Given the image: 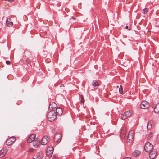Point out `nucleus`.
I'll list each match as a JSON object with an SVG mask.
<instances>
[{
  "label": "nucleus",
  "mask_w": 159,
  "mask_h": 159,
  "mask_svg": "<svg viewBox=\"0 0 159 159\" xmlns=\"http://www.w3.org/2000/svg\"><path fill=\"white\" fill-rule=\"evenodd\" d=\"M151 107L154 109V112L155 113H159V103L157 104H152Z\"/></svg>",
  "instance_id": "10"
},
{
  "label": "nucleus",
  "mask_w": 159,
  "mask_h": 159,
  "mask_svg": "<svg viewBox=\"0 0 159 159\" xmlns=\"http://www.w3.org/2000/svg\"><path fill=\"white\" fill-rule=\"evenodd\" d=\"M49 137L47 136H45L43 137L41 140V144L43 145H45L48 142V139Z\"/></svg>",
  "instance_id": "13"
},
{
  "label": "nucleus",
  "mask_w": 159,
  "mask_h": 159,
  "mask_svg": "<svg viewBox=\"0 0 159 159\" xmlns=\"http://www.w3.org/2000/svg\"><path fill=\"white\" fill-rule=\"evenodd\" d=\"M72 19H73V20H75V18L73 16H72Z\"/></svg>",
  "instance_id": "32"
},
{
  "label": "nucleus",
  "mask_w": 159,
  "mask_h": 159,
  "mask_svg": "<svg viewBox=\"0 0 159 159\" xmlns=\"http://www.w3.org/2000/svg\"><path fill=\"white\" fill-rule=\"evenodd\" d=\"M149 107V104L146 101H143L140 105V107L142 109H146Z\"/></svg>",
  "instance_id": "6"
},
{
  "label": "nucleus",
  "mask_w": 159,
  "mask_h": 159,
  "mask_svg": "<svg viewBox=\"0 0 159 159\" xmlns=\"http://www.w3.org/2000/svg\"><path fill=\"white\" fill-rule=\"evenodd\" d=\"M134 136L130 134H128V142L129 143L132 142L133 141Z\"/></svg>",
  "instance_id": "21"
},
{
  "label": "nucleus",
  "mask_w": 159,
  "mask_h": 159,
  "mask_svg": "<svg viewBox=\"0 0 159 159\" xmlns=\"http://www.w3.org/2000/svg\"><path fill=\"white\" fill-rule=\"evenodd\" d=\"M49 107L50 111L55 112V110L57 107V105L55 102H52L49 104Z\"/></svg>",
  "instance_id": "9"
},
{
  "label": "nucleus",
  "mask_w": 159,
  "mask_h": 159,
  "mask_svg": "<svg viewBox=\"0 0 159 159\" xmlns=\"http://www.w3.org/2000/svg\"><path fill=\"white\" fill-rule=\"evenodd\" d=\"M126 128L125 127L123 128V129L121 131L120 136L122 137H125L126 135Z\"/></svg>",
  "instance_id": "19"
},
{
  "label": "nucleus",
  "mask_w": 159,
  "mask_h": 159,
  "mask_svg": "<svg viewBox=\"0 0 159 159\" xmlns=\"http://www.w3.org/2000/svg\"><path fill=\"white\" fill-rule=\"evenodd\" d=\"M157 139L159 141V134L157 136Z\"/></svg>",
  "instance_id": "30"
},
{
  "label": "nucleus",
  "mask_w": 159,
  "mask_h": 159,
  "mask_svg": "<svg viewBox=\"0 0 159 159\" xmlns=\"http://www.w3.org/2000/svg\"><path fill=\"white\" fill-rule=\"evenodd\" d=\"M58 158V157L57 156H53V159H56L57 158Z\"/></svg>",
  "instance_id": "29"
},
{
  "label": "nucleus",
  "mask_w": 159,
  "mask_h": 159,
  "mask_svg": "<svg viewBox=\"0 0 159 159\" xmlns=\"http://www.w3.org/2000/svg\"><path fill=\"white\" fill-rule=\"evenodd\" d=\"M6 63L7 65H10V64H11V62L9 61H8V60L7 61H6Z\"/></svg>",
  "instance_id": "27"
},
{
  "label": "nucleus",
  "mask_w": 159,
  "mask_h": 159,
  "mask_svg": "<svg viewBox=\"0 0 159 159\" xmlns=\"http://www.w3.org/2000/svg\"><path fill=\"white\" fill-rule=\"evenodd\" d=\"M129 134L131 135L134 136V131L133 130H131L130 131Z\"/></svg>",
  "instance_id": "24"
},
{
  "label": "nucleus",
  "mask_w": 159,
  "mask_h": 159,
  "mask_svg": "<svg viewBox=\"0 0 159 159\" xmlns=\"http://www.w3.org/2000/svg\"><path fill=\"white\" fill-rule=\"evenodd\" d=\"M153 147V146L149 142H147L145 144L144 146V150L147 152H149L152 150Z\"/></svg>",
  "instance_id": "2"
},
{
  "label": "nucleus",
  "mask_w": 159,
  "mask_h": 159,
  "mask_svg": "<svg viewBox=\"0 0 159 159\" xmlns=\"http://www.w3.org/2000/svg\"><path fill=\"white\" fill-rule=\"evenodd\" d=\"M126 158H130V159H131V158L129 157H126Z\"/></svg>",
  "instance_id": "34"
},
{
  "label": "nucleus",
  "mask_w": 159,
  "mask_h": 159,
  "mask_svg": "<svg viewBox=\"0 0 159 159\" xmlns=\"http://www.w3.org/2000/svg\"><path fill=\"white\" fill-rule=\"evenodd\" d=\"M16 139V138L14 137H11L7 139L6 142V143L7 145H10L12 144Z\"/></svg>",
  "instance_id": "5"
},
{
  "label": "nucleus",
  "mask_w": 159,
  "mask_h": 159,
  "mask_svg": "<svg viewBox=\"0 0 159 159\" xmlns=\"http://www.w3.org/2000/svg\"><path fill=\"white\" fill-rule=\"evenodd\" d=\"M154 122L152 121H149L147 124V128L148 129H150L154 127Z\"/></svg>",
  "instance_id": "16"
},
{
  "label": "nucleus",
  "mask_w": 159,
  "mask_h": 159,
  "mask_svg": "<svg viewBox=\"0 0 159 159\" xmlns=\"http://www.w3.org/2000/svg\"><path fill=\"white\" fill-rule=\"evenodd\" d=\"M61 135L60 133H57L54 135V140L57 143L60 142L61 139Z\"/></svg>",
  "instance_id": "4"
},
{
  "label": "nucleus",
  "mask_w": 159,
  "mask_h": 159,
  "mask_svg": "<svg viewBox=\"0 0 159 159\" xmlns=\"http://www.w3.org/2000/svg\"><path fill=\"white\" fill-rule=\"evenodd\" d=\"M157 152V151L156 149H153L149 155V157L150 159H154L156 156Z\"/></svg>",
  "instance_id": "8"
},
{
  "label": "nucleus",
  "mask_w": 159,
  "mask_h": 159,
  "mask_svg": "<svg viewBox=\"0 0 159 159\" xmlns=\"http://www.w3.org/2000/svg\"><path fill=\"white\" fill-rule=\"evenodd\" d=\"M33 159H36L35 158H33Z\"/></svg>",
  "instance_id": "36"
},
{
  "label": "nucleus",
  "mask_w": 159,
  "mask_h": 159,
  "mask_svg": "<svg viewBox=\"0 0 159 159\" xmlns=\"http://www.w3.org/2000/svg\"><path fill=\"white\" fill-rule=\"evenodd\" d=\"M53 151V148L52 146L49 147L47 149L46 155L47 156L50 158L52 155Z\"/></svg>",
  "instance_id": "3"
},
{
  "label": "nucleus",
  "mask_w": 159,
  "mask_h": 159,
  "mask_svg": "<svg viewBox=\"0 0 159 159\" xmlns=\"http://www.w3.org/2000/svg\"><path fill=\"white\" fill-rule=\"evenodd\" d=\"M7 152V148H3L0 151V158H2L4 156Z\"/></svg>",
  "instance_id": "11"
},
{
  "label": "nucleus",
  "mask_w": 159,
  "mask_h": 159,
  "mask_svg": "<svg viewBox=\"0 0 159 159\" xmlns=\"http://www.w3.org/2000/svg\"><path fill=\"white\" fill-rule=\"evenodd\" d=\"M148 10V8H146L144 9L143 11V13L144 14H146Z\"/></svg>",
  "instance_id": "25"
},
{
  "label": "nucleus",
  "mask_w": 159,
  "mask_h": 159,
  "mask_svg": "<svg viewBox=\"0 0 159 159\" xmlns=\"http://www.w3.org/2000/svg\"><path fill=\"white\" fill-rule=\"evenodd\" d=\"M40 139L38 138H36L33 141V146L35 147H37L40 144Z\"/></svg>",
  "instance_id": "15"
},
{
  "label": "nucleus",
  "mask_w": 159,
  "mask_h": 159,
  "mask_svg": "<svg viewBox=\"0 0 159 159\" xmlns=\"http://www.w3.org/2000/svg\"><path fill=\"white\" fill-rule=\"evenodd\" d=\"M92 85L95 87L96 86H98L99 84L96 80H94L92 83Z\"/></svg>",
  "instance_id": "22"
},
{
  "label": "nucleus",
  "mask_w": 159,
  "mask_h": 159,
  "mask_svg": "<svg viewBox=\"0 0 159 159\" xmlns=\"http://www.w3.org/2000/svg\"><path fill=\"white\" fill-rule=\"evenodd\" d=\"M7 1L9 2L13 1L14 0H7Z\"/></svg>",
  "instance_id": "31"
},
{
  "label": "nucleus",
  "mask_w": 159,
  "mask_h": 159,
  "mask_svg": "<svg viewBox=\"0 0 159 159\" xmlns=\"http://www.w3.org/2000/svg\"><path fill=\"white\" fill-rule=\"evenodd\" d=\"M55 113V112L51 111L48 113V118L49 121L52 122L55 120L56 118V115Z\"/></svg>",
  "instance_id": "1"
},
{
  "label": "nucleus",
  "mask_w": 159,
  "mask_h": 159,
  "mask_svg": "<svg viewBox=\"0 0 159 159\" xmlns=\"http://www.w3.org/2000/svg\"><path fill=\"white\" fill-rule=\"evenodd\" d=\"M6 25L8 27H12L13 25V23L11 22V19L10 18H7L6 22Z\"/></svg>",
  "instance_id": "17"
},
{
  "label": "nucleus",
  "mask_w": 159,
  "mask_h": 159,
  "mask_svg": "<svg viewBox=\"0 0 159 159\" xmlns=\"http://www.w3.org/2000/svg\"><path fill=\"white\" fill-rule=\"evenodd\" d=\"M116 87L118 88L119 87V86L118 85H117Z\"/></svg>",
  "instance_id": "35"
},
{
  "label": "nucleus",
  "mask_w": 159,
  "mask_h": 159,
  "mask_svg": "<svg viewBox=\"0 0 159 159\" xmlns=\"http://www.w3.org/2000/svg\"><path fill=\"white\" fill-rule=\"evenodd\" d=\"M119 92L121 94L123 93V88L121 85H120L119 88Z\"/></svg>",
  "instance_id": "23"
},
{
  "label": "nucleus",
  "mask_w": 159,
  "mask_h": 159,
  "mask_svg": "<svg viewBox=\"0 0 159 159\" xmlns=\"http://www.w3.org/2000/svg\"><path fill=\"white\" fill-rule=\"evenodd\" d=\"M29 151L30 152H33L34 151V149H33V148H30L29 149Z\"/></svg>",
  "instance_id": "28"
},
{
  "label": "nucleus",
  "mask_w": 159,
  "mask_h": 159,
  "mask_svg": "<svg viewBox=\"0 0 159 159\" xmlns=\"http://www.w3.org/2000/svg\"><path fill=\"white\" fill-rule=\"evenodd\" d=\"M35 134H31L28 138L27 140L28 143H31L35 139Z\"/></svg>",
  "instance_id": "14"
},
{
  "label": "nucleus",
  "mask_w": 159,
  "mask_h": 159,
  "mask_svg": "<svg viewBox=\"0 0 159 159\" xmlns=\"http://www.w3.org/2000/svg\"><path fill=\"white\" fill-rule=\"evenodd\" d=\"M63 112V110L60 107H57L55 110V114L56 115L59 116L61 115Z\"/></svg>",
  "instance_id": "12"
},
{
  "label": "nucleus",
  "mask_w": 159,
  "mask_h": 159,
  "mask_svg": "<svg viewBox=\"0 0 159 159\" xmlns=\"http://www.w3.org/2000/svg\"><path fill=\"white\" fill-rule=\"evenodd\" d=\"M132 113L130 111H127L124 112L121 116V119L125 120L127 117H129L131 115Z\"/></svg>",
  "instance_id": "7"
},
{
  "label": "nucleus",
  "mask_w": 159,
  "mask_h": 159,
  "mask_svg": "<svg viewBox=\"0 0 159 159\" xmlns=\"http://www.w3.org/2000/svg\"><path fill=\"white\" fill-rule=\"evenodd\" d=\"M81 102L84 104V97L82 95H81Z\"/></svg>",
  "instance_id": "26"
},
{
  "label": "nucleus",
  "mask_w": 159,
  "mask_h": 159,
  "mask_svg": "<svg viewBox=\"0 0 159 159\" xmlns=\"http://www.w3.org/2000/svg\"><path fill=\"white\" fill-rule=\"evenodd\" d=\"M141 152L138 150H135L132 153V155L134 157H137L140 156L141 154Z\"/></svg>",
  "instance_id": "18"
},
{
  "label": "nucleus",
  "mask_w": 159,
  "mask_h": 159,
  "mask_svg": "<svg viewBox=\"0 0 159 159\" xmlns=\"http://www.w3.org/2000/svg\"><path fill=\"white\" fill-rule=\"evenodd\" d=\"M36 156L37 158L41 159L43 158V153L42 152H40L38 153Z\"/></svg>",
  "instance_id": "20"
},
{
  "label": "nucleus",
  "mask_w": 159,
  "mask_h": 159,
  "mask_svg": "<svg viewBox=\"0 0 159 159\" xmlns=\"http://www.w3.org/2000/svg\"><path fill=\"white\" fill-rule=\"evenodd\" d=\"M128 26H126V27H125V28L126 29H128Z\"/></svg>",
  "instance_id": "33"
}]
</instances>
